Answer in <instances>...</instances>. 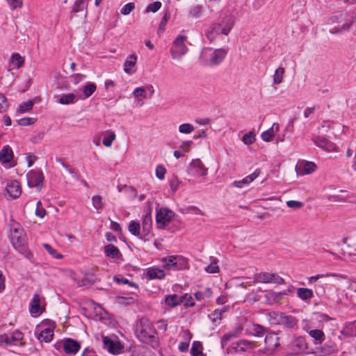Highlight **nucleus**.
Returning a JSON list of instances; mask_svg holds the SVG:
<instances>
[{
	"mask_svg": "<svg viewBox=\"0 0 356 356\" xmlns=\"http://www.w3.org/2000/svg\"><path fill=\"white\" fill-rule=\"evenodd\" d=\"M256 347L257 342L241 339L234 343L227 350L230 354L244 355L251 353Z\"/></svg>",
	"mask_w": 356,
	"mask_h": 356,
	"instance_id": "obj_6",
	"label": "nucleus"
},
{
	"mask_svg": "<svg viewBox=\"0 0 356 356\" xmlns=\"http://www.w3.org/2000/svg\"><path fill=\"white\" fill-rule=\"evenodd\" d=\"M6 190L8 195L13 199L18 197L22 193L20 184L16 180L8 181Z\"/></svg>",
	"mask_w": 356,
	"mask_h": 356,
	"instance_id": "obj_19",
	"label": "nucleus"
},
{
	"mask_svg": "<svg viewBox=\"0 0 356 356\" xmlns=\"http://www.w3.org/2000/svg\"><path fill=\"white\" fill-rule=\"evenodd\" d=\"M27 182L30 187H36L42 184L44 175L41 171L32 170L27 175Z\"/></svg>",
	"mask_w": 356,
	"mask_h": 356,
	"instance_id": "obj_18",
	"label": "nucleus"
},
{
	"mask_svg": "<svg viewBox=\"0 0 356 356\" xmlns=\"http://www.w3.org/2000/svg\"><path fill=\"white\" fill-rule=\"evenodd\" d=\"M243 143L249 146L255 141V134L253 131H250L245 134L242 138Z\"/></svg>",
	"mask_w": 356,
	"mask_h": 356,
	"instance_id": "obj_45",
	"label": "nucleus"
},
{
	"mask_svg": "<svg viewBox=\"0 0 356 356\" xmlns=\"http://www.w3.org/2000/svg\"><path fill=\"white\" fill-rule=\"evenodd\" d=\"M286 205L289 208L292 209H299L301 208L303 206V203L300 201H296V200H289L286 202Z\"/></svg>",
	"mask_w": 356,
	"mask_h": 356,
	"instance_id": "obj_64",
	"label": "nucleus"
},
{
	"mask_svg": "<svg viewBox=\"0 0 356 356\" xmlns=\"http://www.w3.org/2000/svg\"><path fill=\"white\" fill-rule=\"evenodd\" d=\"M235 19L233 16L224 17L218 24L211 25L206 31V37L210 41H214L220 33L228 35L234 25Z\"/></svg>",
	"mask_w": 356,
	"mask_h": 356,
	"instance_id": "obj_3",
	"label": "nucleus"
},
{
	"mask_svg": "<svg viewBox=\"0 0 356 356\" xmlns=\"http://www.w3.org/2000/svg\"><path fill=\"white\" fill-rule=\"evenodd\" d=\"M280 130V124L278 123H273L270 129L264 131L261 134V138L264 141L270 142L276 134Z\"/></svg>",
	"mask_w": 356,
	"mask_h": 356,
	"instance_id": "obj_25",
	"label": "nucleus"
},
{
	"mask_svg": "<svg viewBox=\"0 0 356 356\" xmlns=\"http://www.w3.org/2000/svg\"><path fill=\"white\" fill-rule=\"evenodd\" d=\"M181 303H184V305L187 307H193L195 305V302L193 300V297L191 295H188L187 293L184 294V296H181Z\"/></svg>",
	"mask_w": 356,
	"mask_h": 356,
	"instance_id": "obj_58",
	"label": "nucleus"
},
{
	"mask_svg": "<svg viewBox=\"0 0 356 356\" xmlns=\"http://www.w3.org/2000/svg\"><path fill=\"white\" fill-rule=\"evenodd\" d=\"M44 298L38 293H35L29 304V312L33 317L39 316L44 311L42 302Z\"/></svg>",
	"mask_w": 356,
	"mask_h": 356,
	"instance_id": "obj_14",
	"label": "nucleus"
},
{
	"mask_svg": "<svg viewBox=\"0 0 356 356\" xmlns=\"http://www.w3.org/2000/svg\"><path fill=\"white\" fill-rule=\"evenodd\" d=\"M152 228V218L151 216V210L148 209L146 211V213L143 218L140 238L145 241L147 239L146 237L151 234Z\"/></svg>",
	"mask_w": 356,
	"mask_h": 356,
	"instance_id": "obj_16",
	"label": "nucleus"
},
{
	"mask_svg": "<svg viewBox=\"0 0 356 356\" xmlns=\"http://www.w3.org/2000/svg\"><path fill=\"white\" fill-rule=\"evenodd\" d=\"M297 296L305 302H309L314 297L313 291L307 288H298L297 289Z\"/></svg>",
	"mask_w": 356,
	"mask_h": 356,
	"instance_id": "obj_28",
	"label": "nucleus"
},
{
	"mask_svg": "<svg viewBox=\"0 0 356 356\" xmlns=\"http://www.w3.org/2000/svg\"><path fill=\"white\" fill-rule=\"evenodd\" d=\"M23 339L24 334L19 330H15L11 334H0V346H23Z\"/></svg>",
	"mask_w": 356,
	"mask_h": 356,
	"instance_id": "obj_9",
	"label": "nucleus"
},
{
	"mask_svg": "<svg viewBox=\"0 0 356 356\" xmlns=\"http://www.w3.org/2000/svg\"><path fill=\"white\" fill-rule=\"evenodd\" d=\"M161 7V3L160 1H155L152 3H150L149 4L146 9H145V12L146 13H149V12H152V13H156L157 12Z\"/></svg>",
	"mask_w": 356,
	"mask_h": 356,
	"instance_id": "obj_56",
	"label": "nucleus"
},
{
	"mask_svg": "<svg viewBox=\"0 0 356 356\" xmlns=\"http://www.w3.org/2000/svg\"><path fill=\"white\" fill-rule=\"evenodd\" d=\"M76 101H77L76 96L73 93L63 95L58 99V102L60 104H74Z\"/></svg>",
	"mask_w": 356,
	"mask_h": 356,
	"instance_id": "obj_36",
	"label": "nucleus"
},
{
	"mask_svg": "<svg viewBox=\"0 0 356 356\" xmlns=\"http://www.w3.org/2000/svg\"><path fill=\"white\" fill-rule=\"evenodd\" d=\"M47 214V211L45 209L42 207V202L40 201H38L36 203V209H35V216L42 218Z\"/></svg>",
	"mask_w": 356,
	"mask_h": 356,
	"instance_id": "obj_53",
	"label": "nucleus"
},
{
	"mask_svg": "<svg viewBox=\"0 0 356 356\" xmlns=\"http://www.w3.org/2000/svg\"><path fill=\"white\" fill-rule=\"evenodd\" d=\"M285 70L283 67H279L275 72L273 75V83L278 85L282 82L283 76Z\"/></svg>",
	"mask_w": 356,
	"mask_h": 356,
	"instance_id": "obj_40",
	"label": "nucleus"
},
{
	"mask_svg": "<svg viewBox=\"0 0 356 356\" xmlns=\"http://www.w3.org/2000/svg\"><path fill=\"white\" fill-rule=\"evenodd\" d=\"M13 157V152L9 146H4L0 151V161L3 163H8L11 161Z\"/></svg>",
	"mask_w": 356,
	"mask_h": 356,
	"instance_id": "obj_31",
	"label": "nucleus"
},
{
	"mask_svg": "<svg viewBox=\"0 0 356 356\" xmlns=\"http://www.w3.org/2000/svg\"><path fill=\"white\" fill-rule=\"evenodd\" d=\"M104 252L106 257L112 259H118L120 256L119 249L113 245L109 244L105 246Z\"/></svg>",
	"mask_w": 356,
	"mask_h": 356,
	"instance_id": "obj_34",
	"label": "nucleus"
},
{
	"mask_svg": "<svg viewBox=\"0 0 356 356\" xmlns=\"http://www.w3.org/2000/svg\"><path fill=\"white\" fill-rule=\"evenodd\" d=\"M312 140L317 147L325 151L333 152L336 149V145L323 136L314 135Z\"/></svg>",
	"mask_w": 356,
	"mask_h": 356,
	"instance_id": "obj_17",
	"label": "nucleus"
},
{
	"mask_svg": "<svg viewBox=\"0 0 356 356\" xmlns=\"http://www.w3.org/2000/svg\"><path fill=\"white\" fill-rule=\"evenodd\" d=\"M43 247L44 249L51 254L53 257L56 259H61L63 257L62 254H59L55 249H54L50 245L47 243H44Z\"/></svg>",
	"mask_w": 356,
	"mask_h": 356,
	"instance_id": "obj_51",
	"label": "nucleus"
},
{
	"mask_svg": "<svg viewBox=\"0 0 356 356\" xmlns=\"http://www.w3.org/2000/svg\"><path fill=\"white\" fill-rule=\"evenodd\" d=\"M187 37L185 35H178L172 43L170 49V54L172 59L181 60V57L188 51V48L185 44Z\"/></svg>",
	"mask_w": 356,
	"mask_h": 356,
	"instance_id": "obj_7",
	"label": "nucleus"
},
{
	"mask_svg": "<svg viewBox=\"0 0 356 356\" xmlns=\"http://www.w3.org/2000/svg\"><path fill=\"white\" fill-rule=\"evenodd\" d=\"M181 298L176 294L168 295L165 297V304L170 307H175L181 303Z\"/></svg>",
	"mask_w": 356,
	"mask_h": 356,
	"instance_id": "obj_35",
	"label": "nucleus"
},
{
	"mask_svg": "<svg viewBox=\"0 0 356 356\" xmlns=\"http://www.w3.org/2000/svg\"><path fill=\"white\" fill-rule=\"evenodd\" d=\"M9 237L15 248L26 242L24 230L21 225L17 222L10 224Z\"/></svg>",
	"mask_w": 356,
	"mask_h": 356,
	"instance_id": "obj_10",
	"label": "nucleus"
},
{
	"mask_svg": "<svg viewBox=\"0 0 356 356\" xmlns=\"http://www.w3.org/2000/svg\"><path fill=\"white\" fill-rule=\"evenodd\" d=\"M195 130L194 127L189 123H184L179 126V131L181 134H189Z\"/></svg>",
	"mask_w": 356,
	"mask_h": 356,
	"instance_id": "obj_47",
	"label": "nucleus"
},
{
	"mask_svg": "<svg viewBox=\"0 0 356 356\" xmlns=\"http://www.w3.org/2000/svg\"><path fill=\"white\" fill-rule=\"evenodd\" d=\"M102 135L103 136V141L102 143L105 147H109L112 145L113 142L116 138V135L115 132L112 130H106L102 132Z\"/></svg>",
	"mask_w": 356,
	"mask_h": 356,
	"instance_id": "obj_33",
	"label": "nucleus"
},
{
	"mask_svg": "<svg viewBox=\"0 0 356 356\" xmlns=\"http://www.w3.org/2000/svg\"><path fill=\"white\" fill-rule=\"evenodd\" d=\"M19 253L23 254L28 260L33 262V253L28 250L26 242L24 244H22L15 248Z\"/></svg>",
	"mask_w": 356,
	"mask_h": 356,
	"instance_id": "obj_37",
	"label": "nucleus"
},
{
	"mask_svg": "<svg viewBox=\"0 0 356 356\" xmlns=\"http://www.w3.org/2000/svg\"><path fill=\"white\" fill-rule=\"evenodd\" d=\"M188 173L195 177H204L207 175V168L199 159L193 160L188 167Z\"/></svg>",
	"mask_w": 356,
	"mask_h": 356,
	"instance_id": "obj_15",
	"label": "nucleus"
},
{
	"mask_svg": "<svg viewBox=\"0 0 356 356\" xmlns=\"http://www.w3.org/2000/svg\"><path fill=\"white\" fill-rule=\"evenodd\" d=\"M187 213H193L195 215H204V212L195 206H190L186 209Z\"/></svg>",
	"mask_w": 356,
	"mask_h": 356,
	"instance_id": "obj_63",
	"label": "nucleus"
},
{
	"mask_svg": "<svg viewBox=\"0 0 356 356\" xmlns=\"http://www.w3.org/2000/svg\"><path fill=\"white\" fill-rule=\"evenodd\" d=\"M54 346L57 350L63 348L66 354H76L81 348L80 343L70 338L57 342Z\"/></svg>",
	"mask_w": 356,
	"mask_h": 356,
	"instance_id": "obj_13",
	"label": "nucleus"
},
{
	"mask_svg": "<svg viewBox=\"0 0 356 356\" xmlns=\"http://www.w3.org/2000/svg\"><path fill=\"white\" fill-rule=\"evenodd\" d=\"M133 95L136 98L139 97L145 98L146 97V91H145V88H143V87L136 88L133 92Z\"/></svg>",
	"mask_w": 356,
	"mask_h": 356,
	"instance_id": "obj_62",
	"label": "nucleus"
},
{
	"mask_svg": "<svg viewBox=\"0 0 356 356\" xmlns=\"http://www.w3.org/2000/svg\"><path fill=\"white\" fill-rule=\"evenodd\" d=\"M8 102L4 95L0 93V113H3L8 108Z\"/></svg>",
	"mask_w": 356,
	"mask_h": 356,
	"instance_id": "obj_61",
	"label": "nucleus"
},
{
	"mask_svg": "<svg viewBox=\"0 0 356 356\" xmlns=\"http://www.w3.org/2000/svg\"><path fill=\"white\" fill-rule=\"evenodd\" d=\"M170 17V15L169 13L166 12L165 13L163 18L161 19V21L160 22L159 29H158V33H163L165 30V26L166 24L168 23L169 19Z\"/></svg>",
	"mask_w": 356,
	"mask_h": 356,
	"instance_id": "obj_52",
	"label": "nucleus"
},
{
	"mask_svg": "<svg viewBox=\"0 0 356 356\" xmlns=\"http://www.w3.org/2000/svg\"><path fill=\"white\" fill-rule=\"evenodd\" d=\"M103 343L104 345V348L108 349V350L111 353H115V344L111 341L108 337H105L103 338Z\"/></svg>",
	"mask_w": 356,
	"mask_h": 356,
	"instance_id": "obj_54",
	"label": "nucleus"
},
{
	"mask_svg": "<svg viewBox=\"0 0 356 356\" xmlns=\"http://www.w3.org/2000/svg\"><path fill=\"white\" fill-rule=\"evenodd\" d=\"M135 8V3L133 2L125 4L120 10V13L124 15H129Z\"/></svg>",
	"mask_w": 356,
	"mask_h": 356,
	"instance_id": "obj_57",
	"label": "nucleus"
},
{
	"mask_svg": "<svg viewBox=\"0 0 356 356\" xmlns=\"http://www.w3.org/2000/svg\"><path fill=\"white\" fill-rule=\"evenodd\" d=\"M203 7L200 5H195L191 6L189 10L188 15L190 17L196 18L200 16L202 13Z\"/></svg>",
	"mask_w": 356,
	"mask_h": 356,
	"instance_id": "obj_42",
	"label": "nucleus"
},
{
	"mask_svg": "<svg viewBox=\"0 0 356 356\" xmlns=\"http://www.w3.org/2000/svg\"><path fill=\"white\" fill-rule=\"evenodd\" d=\"M227 54V51L223 48L213 49L211 47H205L200 57L201 64L207 67L218 65L223 61Z\"/></svg>",
	"mask_w": 356,
	"mask_h": 356,
	"instance_id": "obj_2",
	"label": "nucleus"
},
{
	"mask_svg": "<svg viewBox=\"0 0 356 356\" xmlns=\"http://www.w3.org/2000/svg\"><path fill=\"white\" fill-rule=\"evenodd\" d=\"M165 173L166 170L163 165H157L156 168V176L159 179L163 180L165 178Z\"/></svg>",
	"mask_w": 356,
	"mask_h": 356,
	"instance_id": "obj_59",
	"label": "nucleus"
},
{
	"mask_svg": "<svg viewBox=\"0 0 356 356\" xmlns=\"http://www.w3.org/2000/svg\"><path fill=\"white\" fill-rule=\"evenodd\" d=\"M329 276H337L335 274L327 273V274H318L314 276H311L308 278V284H312L314 282H318L320 279L329 277Z\"/></svg>",
	"mask_w": 356,
	"mask_h": 356,
	"instance_id": "obj_49",
	"label": "nucleus"
},
{
	"mask_svg": "<svg viewBox=\"0 0 356 356\" xmlns=\"http://www.w3.org/2000/svg\"><path fill=\"white\" fill-rule=\"evenodd\" d=\"M161 261L168 270H180L188 268V259L181 255H168Z\"/></svg>",
	"mask_w": 356,
	"mask_h": 356,
	"instance_id": "obj_5",
	"label": "nucleus"
},
{
	"mask_svg": "<svg viewBox=\"0 0 356 356\" xmlns=\"http://www.w3.org/2000/svg\"><path fill=\"white\" fill-rule=\"evenodd\" d=\"M55 327V322L49 319L42 321L37 326V330L40 331V333L38 334V339L41 342H50L53 339Z\"/></svg>",
	"mask_w": 356,
	"mask_h": 356,
	"instance_id": "obj_4",
	"label": "nucleus"
},
{
	"mask_svg": "<svg viewBox=\"0 0 356 356\" xmlns=\"http://www.w3.org/2000/svg\"><path fill=\"white\" fill-rule=\"evenodd\" d=\"M217 260L213 259L211 264L205 268V271L207 273H216L219 271V267L217 264Z\"/></svg>",
	"mask_w": 356,
	"mask_h": 356,
	"instance_id": "obj_50",
	"label": "nucleus"
},
{
	"mask_svg": "<svg viewBox=\"0 0 356 356\" xmlns=\"http://www.w3.org/2000/svg\"><path fill=\"white\" fill-rule=\"evenodd\" d=\"M35 119L32 118H23L17 120L18 124L20 126H28L34 124Z\"/></svg>",
	"mask_w": 356,
	"mask_h": 356,
	"instance_id": "obj_60",
	"label": "nucleus"
},
{
	"mask_svg": "<svg viewBox=\"0 0 356 356\" xmlns=\"http://www.w3.org/2000/svg\"><path fill=\"white\" fill-rule=\"evenodd\" d=\"M254 282L283 284L284 280L277 273L261 272L254 275Z\"/></svg>",
	"mask_w": 356,
	"mask_h": 356,
	"instance_id": "obj_12",
	"label": "nucleus"
},
{
	"mask_svg": "<svg viewBox=\"0 0 356 356\" xmlns=\"http://www.w3.org/2000/svg\"><path fill=\"white\" fill-rule=\"evenodd\" d=\"M147 277L150 279H163L165 277V273L163 270L156 268V267H151L149 268L147 270Z\"/></svg>",
	"mask_w": 356,
	"mask_h": 356,
	"instance_id": "obj_30",
	"label": "nucleus"
},
{
	"mask_svg": "<svg viewBox=\"0 0 356 356\" xmlns=\"http://www.w3.org/2000/svg\"><path fill=\"white\" fill-rule=\"evenodd\" d=\"M222 312V310L215 309L211 314L209 315V318L213 323H218L221 320V315Z\"/></svg>",
	"mask_w": 356,
	"mask_h": 356,
	"instance_id": "obj_48",
	"label": "nucleus"
},
{
	"mask_svg": "<svg viewBox=\"0 0 356 356\" xmlns=\"http://www.w3.org/2000/svg\"><path fill=\"white\" fill-rule=\"evenodd\" d=\"M264 343L268 350H274L280 346L279 337L275 333H269L266 335Z\"/></svg>",
	"mask_w": 356,
	"mask_h": 356,
	"instance_id": "obj_24",
	"label": "nucleus"
},
{
	"mask_svg": "<svg viewBox=\"0 0 356 356\" xmlns=\"http://www.w3.org/2000/svg\"><path fill=\"white\" fill-rule=\"evenodd\" d=\"M236 338L233 331H231L222 336L221 338V346L222 348H224L229 341H231L232 339Z\"/></svg>",
	"mask_w": 356,
	"mask_h": 356,
	"instance_id": "obj_55",
	"label": "nucleus"
},
{
	"mask_svg": "<svg viewBox=\"0 0 356 356\" xmlns=\"http://www.w3.org/2000/svg\"><path fill=\"white\" fill-rule=\"evenodd\" d=\"M33 106V102L32 100H29L26 102L22 103L17 109V111L19 113H26L32 109Z\"/></svg>",
	"mask_w": 356,
	"mask_h": 356,
	"instance_id": "obj_46",
	"label": "nucleus"
},
{
	"mask_svg": "<svg viewBox=\"0 0 356 356\" xmlns=\"http://www.w3.org/2000/svg\"><path fill=\"white\" fill-rule=\"evenodd\" d=\"M203 350L204 348L202 342L195 341L192 343L190 353L191 356H207V354Z\"/></svg>",
	"mask_w": 356,
	"mask_h": 356,
	"instance_id": "obj_32",
	"label": "nucleus"
},
{
	"mask_svg": "<svg viewBox=\"0 0 356 356\" xmlns=\"http://www.w3.org/2000/svg\"><path fill=\"white\" fill-rule=\"evenodd\" d=\"M95 90L96 86L95 83H88V84H86L83 89V92L84 95L83 99L88 98L90 95H92V94L95 91Z\"/></svg>",
	"mask_w": 356,
	"mask_h": 356,
	"instance_id": "obj_43",
	"label": "nucleus"
},
{
	"mask_svg": "<svg viewBox=\"0 0 356 356\" xmlns=\"http://www.w3.org/2000/svg\"><path fill=\"white\" fill-rule=\"evenodd\" d=\"M291 346L292 348L293 353L294 354H298L300 353H302L305 351L307 348L305 339L302 337H298L296 338L291 342Z\"/></svg>",
	"mask_w": 356,
	"mask_h": 356,
	"instance_id": "obj_22",
	"label": "nucleus"
},
{
	"mask_svg": "<svg viewBox=\"0 0 356 356\" xmlns=\"http://www.w3.org/2000/svg\"><path fill=\"white\" fill-rule=\"evenodd\" d=\"M304 330H305L311 337L316 341V344H321L325 340V334L321 330H309L304 327Z\"/></svg>",
	"mask_w": 356,
	"mask_h": 356,
	"instance_id": "obj_29",
	"label": "nucleus"
},
{
	"mask_svg": "<svg viewBox=\"0 0 356 356\" xmlns=\"http://www.w3.org/2000/svg\"><path fill=\"white\" fill-rule=\"evenodd\" d=\"M175 212L167 207L156 209V223L159 229H164L175 217Z\"/></svg>",
	"mask_w": 356,
	"mask_h": 356,
	"instance_id": "obj_8",
	"label": "nucleus"
},
{
	"mask_svg": "<svg viewBox=\"0 0 356 356\" xmlns=\"http://www.w3.org/2000/svg\"><path fill=\"white\" fill-rule=\"evenodd\" d=\"M135 333L140 341L153 347L158 345L156 331L149 320L141 319L136 325Z\"/></svg>",
	"mask_w": 356,
	"mask_h": 356,
	"instance_id": "obj_1",
	"label": "nucleus"
},
{
	"mask_svg": "<svg viewBox=\"0 0 356 356\" xmlns=\"http://www.w3.org/2000/svg\"><path fill=\"white\" fill-rule=\"evenodd\" d=\"M24 59L19 54H13L11 57V63L17 68H19L24 64Z\"/></svg>",
	"mask_w": 356,
	"mask_h": 356,
	"instance_id": "obj_44",
	"label": "nucleus"
},
{
	"mask_svg": "<svg viewBox=\"0 0 356 356\" xmlns=\"http://www.w3.org/2000/svg\"><path fill=\"white\" fill-rule=\"evenodd\" d=\"M260 174V170L257 169L251 175L245 177L241 180L234 181L232 185L236 188H242L244 185H247L252 182Z\"/></svg>",
	"mask_w": 356,
	"mask_h": 356,
	"instance_id": "obj_23",
	"label": "nucleus"
},
{
	"mask_svg": "<svg viewBox=\"0 0 356 356\" xmlns=\"http://www.w3.org/2000/svg\"><path fill=\"white\" fill-rule=\"evenodd\" d=\"M128 229L131 234L138 236L140 238L141 232L140 223L137 221L132 220L129 222Z\"/></svg>",
	"mask_w": 356,
	"mask_h": 356,
	"instance_id": "obj_38",
	"label": "nucleus"
},
{
	"mask_svg": "<svg viewBox=\"0 0 356 356\" xmlns=\"http://www.w3.org/2000/svg\"><path fill=\"white\" fill-rule=\"evenodd\" d=\"M87 7L86 0H76L72 7L73 13H79Z\"/></svg>",
	"mask_w": 356,
	"mask_h": 356,
	"instance_id": "obj_41",
	"label": "nucleus"
},
{
	"mask_svg": "<svg viewBox=\"0 0 356 356\" xmlns=\"http://www.w3.org/2000/svg\"><path fill=\"white\" fill-rule=\"evenodd\" d=\"M340 334L346 337H353L356 336L355 321L346 322Z\"/></svg>",
	"mask_w": 356,
	"mask_h": 356,
	"instance_id": "obj_26",
	"label": "nucleus"
},
{
	"mask_svg": "<svg viewBox=\"0 0 356 356\" xmlns=\"http://www.w3.org/2000/svg\"><path fill=\"white\" fill-rule=\"evenodd\" d=\"M266 332V329L256 323H250L245 328V334L248 335H252L254 337H262Z\"/></svg>",
	"mask_w": 356,
	"mask_h": 356,
	"instance_id": "obj_21",
	"label": "nucleus"
},
{
	"mask_svg": "<svg viewBox=\"0 0 356 356\" xmlns=\"http://www.w3.org/2000/svg\"><path fill=\"white\" fill-rule=\"evenodd\" d=\"M316 169V165L312 161H303L299 164L298 171L300 175H309Z\"/></svg>",
	"mask_w": 356,
	"mask_h": 356,
	"instance_id": "obj_27",
	"label": "nucleus"
},
{
	"mask_svg": "<svg viewBox=\"0 0 356 356\" xmlns=\"http://www.w3.org/2000/svg\"><path fill=\"white\" fill-rule=\"evenodd\" d=\"M93 207L96 210H102L104 208L105 203L103 202V198L101 195H93L91 198Z\"/></svg>",
	"mask_w": 356,
	"mask_h": 356,
	"instance_id": "obj_39",
	"label": "nucleus"
},
{
	"mask_svg": "<svg viewBox=\"0 0 356 356\" xmlns=\"http://www.w3.org/2000/svg\"><path fill=\"white\" fill-rule=\"evenodd\" d=\"M137 59H138V58H137L136 55H135V54L129 55L127 58V59L124 63V66H123V70L126 74H127L129 75H132L134 73H136V65Z\"/></svg>",
	"mask_w": 356,
	"mask_h": 356,
	"instance_id": "obj_20",
	"label": "nucleus"
},
{
	"mask_svg": "<svg viewBox=\"0 0 356 356\" xmlns=\"http://www.w3.org/2000/svg\"><path fill=\"white\" fill-rule=\"evenodd\" d=\"M269 316L273 324L283 325L289 328L294 327L297 325L296 318L292 316H286L275 312H270Z\"/></svg>",
	"mask_w": 356,
	"mask_h": 356,
	"instance_id": "obj_11",
	"label": "nucleus"
}]
</instances>
